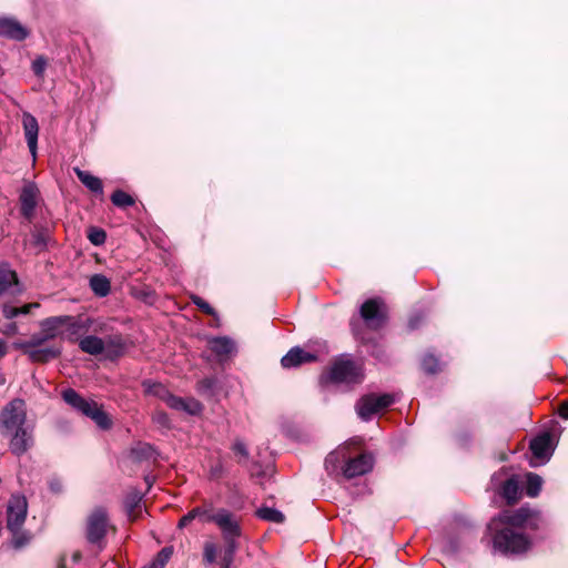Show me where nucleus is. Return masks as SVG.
Wrapping results in <instances>:
<instances>
[{
    "label": "nucleus",
    "mask_w": 568,
    "mask_h": 568,
    "mask_svg": "<svg viewBox=\"0 0 568 568\" xmlns=\"http://www.w3.org/2000/svg\"><path fill=\"white\" fill-rule=\"evenodd\" d=\"M548 520L541 510L525 504L516 509H503L495 515L487 530L495 554L507 558L526 556L534 547L529 531H545Z\"/></svg>",
    "instance_id": "1"
},
{
    "label": "nucleus",
    "mask_w": 568,
    "mask_h": 568,
    "mask_svg": "<svg viewBox=\"0 0 568 568\" xmlns=\"http://www.w3.org/2000/svg\"><path fill=\"white\" fill-rule=\"evenodd\" d=\"M365 378L364 365L361 361L354 359L351 354L337 356L328 372L321 376V381L333 384H361Z\"/></svg>",
    "instance_id": "2"
},
{
    "label": "nucleus",
    "mask_w": 568,
    "mask_h": 568,
    "mask_svg": "<svg viewBox=\"0 0 568 568\" xmlns=\"http://www.w3.org/2000/svg\"><path fill=\"white\" fill-rule=\"evenodd\" d=\"M61 397L74 410L92 419L99 428L109 430L112 427L111 417L95 400L84 398L73 388L62 390Z\"/></svg>",
    "instance_id": "3"
},
{
    "label": "nucleus",
    "mask_w": 568,
    "mask_h": 568,
    "mask_svg": "<svg viewBox=\"0 0 568 568\" xmlns=\"http://www.w3.org/2000/svg\"><path fill=\"white\" fill-rule=\"evenodd\" d=\"M110 527L108 510L102 507H95L87 518L85 539L88 544L94 546L98 552H101L106 546V535Z\"/></svg>",
    "instance_id": "4"
},
{
    "label": "nucleus",
    "mask_w": 568,
    "mask_h": 568,
    "mask_svg": "<svg viewBox=\"0 0 568 568\" xmlns=\"http://www.w3.org/2000/svg\"><path fill=\"white\" fill-rule=\"evenodd\" d=\"M206 521L214 523L220 528L225 547L233 546L239 549L237 539L242 535V528L234 514L225 508H220L216 513L207 515Z\"/></svg>",
    "instance_id": "5"
},
{
    "label": "nucleus",
    "mask_w": 568,
    "mask_h": 568,
    "mask_svg": "<svg viewBox=\"0 0 568 568\" xmlns=\"http://www.w3.org/2000/svg\"><path fill=\"white\" fill-rule=\"evenodd\" d=\"M28 422L27 404L22 398H13L0 410V435L23 426Z\"/></svg>",
    "instance_id": "6"
},
{
    "label": "nucleus",
    "mask_w": 568,
    "mask_h": 568,
    "mask_svg": "<svg viewBox=\"0 0 568 568\" xmlns=\"http://www.w3.org/2000/svg\"><path fill=\"white\" fill-rule=\"evenodd\" d=\"M395 400L394 394L368 393L356 402V413L362 420L368 422L375 414L392 406Z\"/></svg>",
    "instance_id": "7"
},
{
    "label": "nucleus",
    "mask_w": 568,
    "mask_h": 568,
    "mask_svg": "<svg viewBox=\"0 0 568 568\" xmlns=\"http://www.w3.org/2000/svg\"><path fill=\"white\" fill-rule=\"evenodd\" d=\"M359 316L368 329L378 331L388 321V310L381 297H372L361 305Z\"/></svg>",
    "instance_id": "8"
},
{
    "label": "nucleus",
    "mask_w": 568,
    "mask_h": 568,
    "mask_svg": "<svg viewBox=\"0 0 568 568\" xmlns=\"http://www.w3.org/2000/svg\"><path fill=\"white\" fill-rule=\"evenodd\" d=\"M1 436L8 439L9 452L13 456L21 457L34 446V425L27 423Z\"/></svg>",
    "instance_id": "9"
},
{
    "label": "nucleus",
    "mask_w": 568,
    "mask_h": 568,
    "mask_svg": "<svg viewBox=\"0 0 568 568\" xmlns=\"http://www.w3.org/2000/svg\"><path fill=\"white\" fill-rule=\"evenodd\" d=\"M555 447L556 444L550 432L546 430L536 435L529 443V450L531 453L529 465L531 467H539L548 463L555 452Z\"/></svg>",
    "instance_id": "10"
},
{
    "label": "nucleus",
    "mask_w": 568,
    "mask_h": 568,
    "mask_svg": "<svg viewBox=\"0 0 568 568\" xmlns=\"http://www.w3.org/2000/svg\"><path fill=\"white\" fill-rule=\"evenodd\" d=\"M28 513V501L23 495H12L7 507V528L17 535L22 528Z\"/></svg>",
    "instance_id": "11"
},
{
    "label": "nucleus",
    "mask_w": 568,
    "mask_h": 568,
    "mask_svg": "<svg viewBox=\"0 0 568 568\" xmlns=\"http://www.w3.org/2000/svg\"><path fill=\"white\" fill-rule=\"evenodd\" d=\"M41 200V193L34 182H28L21 190L19 195L20 214L31 223L36 217V209Z\"/></svg>",
    "instance_id": "12"
},
{
    "label": "nucleus",
    "mask_w": 568,
    "mask_h": 568,
    "mask_svg": "<svg viewBox=\"0 0 568 568\" xmlns=\"http://www.w3.org/2000/svg\"><path fill=\"white\" fill-rule=\"evenodd\" d=\"M374 464V455L364 452L356 457L347 458L342 467V474L346 479L363 476L373 470Z\"/></svg>",
    "instance_id": "13"
},
{
    "label": "nucleus",
    "mask_w": 568,
    "mask_h": 568,
    "mask_svg": "<svg viewBox=\"0 0 568 568\" xmlns=\"http://www.w3.org/2000/svg\"><path fill=\"white\" fill-rule=\"evenodd\" d=\"M61 320H63V327L70 342L78 341V337L88 333L94 323V320L82 316L61 315Z\"/></svg>",
    "instance_id": "14"
},
{
    "label": "nucleus",
    "mask_w": 568,
    "mask_h": 568,
    "mask_svg": "<svg viewBox=\"0 0 568 568\" xmlns=\"http://www.w3.org/2000/svg\"><path fill=\"white\" fill-rule=\"evenodd\" d=\"M317 361V354L306 352L301 346H294L281 358V365L283 368L290 369L300 367L303 364L315 363Z\"/></svg>",
    "instance_id": "15"
},
{
    "label": "nucleus",
    "mask_w": 568,
    "mask_h": 568,
    "mask_svg": "<svg viewBox=\"0 0 568 568\" xmlns=\"http://www.w3.org/2000/svg\"><path fill=\"white\" fill-rule=\"evenodd\" d=\"M29 36V31L18 20L9 17H0V37L16 41H22Z\"/></svg>",
    "instance_id": "16"
},
{
    "label": "nucleus",
    "mask_w": 568,
    "mask_h": 568,
    "mask_svg": "<svg viewBox=\"0 0 568 568\" xmlns=\"http://www.w3.org/2000/svg\"><path fill=\"white\" fill-rule=\"evenodd\" d=\"M22 126L26 135V141L31 155L34 158L37 154L39 123L36 116L29 112L22 114Z\"/></svg>",
    "instance_id": "17"
},
{
    "label": "nucleus",
    "mask_w": 568,
    "mask_h": 568,
    "mask_svg": "<svg viewBox=\"0 0 568 568\" xmlns=\"http://www.w3.org/2000/svg\"><path fill=\"white\" fill-rule=\"evenodd\" d=\"M498 494L506 501V505L511 507L516 505L523 496V489L519 486V480L516 475L506 479L499 487Z\"/></svg>",
    "instance_id": "18"
},
{
    "label": "nucleus",
    "mask_w": 568,
    "mask_h": 568,
    "mask_svg": "<svg viewBox=\"0 0 568 568\" xmlns=\"http://www.w3.org/2000/svg\"><path fill=\"white\" fill-rule=\"evenodd\" d=\"M62 354V346L52 344L45 347L26 351V354L32 363L47 364L59 358Z\"/></svg>",
    "instance_id": "19"
},
{
    "label": "nucleus",
    "mask_w": 568,
    "mask_h": 568,
    "mask_svg": "<svg viewBox=\"0 0 568 568\" xmlns=\"http://www.w3.org/2000/svg\"><path fill=\"white\" fill-rule=\"evenodd\" d=\"M126 348L128 343L122 334H111L104 339V351L106 352V357L111 361L123 356Z\"/></svg>",
    "instance_id": "20"
},
{
    "label": "nucleus",
    "mask_w": 568,
    "mask_h": 568,
    "mask_svg": "<svg viewBox=\"0 0 568 568\" xmlns=\"http://www.w3.org/2000/svg\"><path fill=\"white\" fill-rule=\"evenodd\" d=\"M143 494L138 488H131L124 497V510L130 521H135L139 517L138 509L141 507Z\"/></svg>",
    "instance_id": "21"
},
{
    "label": "nucleus",
    "mask_w": 568,
    "mask_h": 568,
    "mask_svg": "<svg viewBox=\"0 0 568 568\" xmlns=\"http://www.w3.org/2000/svg\"><path fill=\"white\" fill-rule=\"evenodd\" d=\"M210 349L219 357L227 356L234 352V342L227 336H216L209 339Z\"/></svg>",
    "instance_id": "22"
},
{
    "label": "nucleus",
    "mask_w": 568,
    "mask_h": 568,
    "mask_svg": "<svg viewBox=\"0 0 568 568\" xmlns=\"http://www.w3.org/2000/svg\"><path fill=\"white\" fill-rule=\"evenodd\" d=\"M155 453H156L155 448L151 444L139 442L135 446H133L130 449L129 457L134 463L140 464V463L148 462V460L154 458Z\"/></svg>",
    "instance_id": "23"
},
{
    "label": "nucleus",
    "mask_w": 568,
    "mask_h": 568,
    "mask_svg": "<svg viewBox=\"0 0 568 568\" xmlns=\"http://www.w3.org/2000/svg\"><path fill=\"white\" fill-rule=\"evenodd\" d=\"M79 348L89 355H100L104 352V339L88 335L79 341Z\"/></svg>",
    "instance_id": "24"
},
{
    "label": "nucleus",
    "mask_w": 568,
    "mask_h": 568,
    "mask_svg": "<svg viewBox=\"0 0 568 568\" xmlns=\"http://www.w3.org/2000/svg\"><path fill=\"white\" fill-rule=\"evenodd\" d=\"M47 342H49V338L44 336L43 332L40 329L39 333L31 335L28 341L13 342L12 346L13 348L19 349L26 354V351H33L36 348L42 347Z\"/></svg>",
    "instance_id": "25"
},
{
    "label": "nucleus",
    "mask_w": 568,
    "mask_h": 568,
    "mask_svg": "<svg viewBox=\"0 0 568 568\" xmlns=\"http://www.w3.org/2000/svg\"><path fill=\"white\" fill-rule=\"evenodd\" d=\"M63 327V320L60 316H51L44 318L40 322V328L43 332L44 336L49 338V341L54 339L57 336L61 334V328Z\"/></svg>",
    "instance_id": "26"
},
{
    "label": "nucleus",
    "mask_w": 568,
    "mask_h": 568,
    "mask_svg": "<svg viewBox=\"0 0 568 568\" xmlns=\"http://www.w3.org/2000/svg\"><path fill=\"white\" fill-rule=\"evenodd\" d=\"M90 288L98 297H105L111 291V282L103 274H94L90 277Z\"/></svg>",
    "instance_id": "27"
},
{
    "label": "nucleus",
    "mask_w": 568,
    "mask_h": 568,
    "mask_svg": "<svg viewBox=\"0 0 568 568\" xmlns=\"http://www.w3.org/2000/svg\"><path fill=\"white\" fill-rule=\"evenodd\" d=\"M19 280L14 271L7 264L0 265V296L8 292L12 285H18Z\"/></svg>",
    "instance_id": "28"
},
{
    "label": "nucleus",
    "mask_w": 568,
    "mask_h": 568,
    "mask_svg": "<svg viewBox=\"0 0 568 568\" xmlns=\"http://www.w3.org/2000/svg\"><path fill=\"white\" fill-rule=\"evenodd\" d=\"M196 392L207 398L216 396L219 392V379L215 376L205 377L196 383Z\"/></svg>",
    "instance_id": "29"
},
{
    "label": "nucleus",
    "mask_w": 568,
    "mask_h": 568,
    "mask_svg": "<svg viewBox=\"0 0 568 568\" xmlns=\"http://www.w3.org/2000/svg\"><path fill=\"white\" fill-rule=\"evenodd\" d=\"M423 372L426 375H436L442 372L443 365L439 358L434 353H426L420 362Z\"/></svg>",
    "instance_id": "30"
},
{
    "label": "nucleus",
    "mask_w": 568,
    "mask_h": 568,
    "mask_svg": "<svg viewBox=\"0 0 568 568\" xmlns=\"http://www.w3.org/2000/svg\"><path fill=\"white\" fill-rule=\"evenodd\" d=\"M255 515L257 518H260L262 520L275 523V524H282L285 520V516L282 511H280L275 508L267 507V506L260 507L255 511Z\"/></svg>",
    "instance_id": "31"
},
{
    "label": "nucleus",
    "mask_w": 568,
    "mask_h": 568,
    "mask_svg": "<svg viewBox=\"0 0 568 568\" xmlns=\"http://www.w3.org/2000/svg\"><path fill=\"white\" fill-rule=\"evenodd\" d=\"M542 478L535 473L526 474L525 493L528 497H537L541 490Z\"/></svg>",
    "instance_id": "32"
},
{
    "label": "nucleus",
    "mask_w": 568,
    "mask_h": 568,
    "mask_svg": "<svg viewBox=\"0 0 568 568\" xmlns=\"http://www.w3.org/2000/svg\"><path fill=\"white\" fill-rule=\"evenodd\" d=\"M110 199L112 204L119 209H126L135 204V197L121 189L115 190Z\"/></svg>",
    "instance_id": "33"
},
{
    "label": "nucleus",
    "mask_w": 568,
    "mask_h": 568,
    "mask_svg": "<svg viewBox=\"0 0 568 568\" xmlns=\"http://www.w3.org/2000/svg\"><path fill=\"white\" fill-rule=\"evenodd\" d=\"M173 555V546L162 548L154 559L142 568H164Z\"/></svg>",
    "instance_id": "34"
},
{
    "label": "nucleus",
    "mask_w": 568,
    "mask_h": 568,
    "mask_svg": "<svg viewBox=\"0 0 568 568\" xmlns=\"http://www.w3.org/2000/svg\"><path fill=\"white\" fill-rule=\"evenodd\" d=\"M142 385L145 387L148 394L154 395L163 402H165L166 396L170 394V390L161 383L144 381Z\"/></svg>",
    "instance_id": "35"
},
{
    "label": "nucleus",
    "mask_w": 568,
    "mask_h": 568,
    "mask_svg": "<svg viewBox=\"0 0 568 568\" xmlns=\"http://www.w3.org/2000/svg\"><path fill=\"white\" fill-rule=\"evenodd\" d=\"M345 462V455L341 452H331L324 462V466L328 475H333L337 471L339 463Z\"/></svg>",
    "instance_id": "36"
},
{
    "label": "nucleus",
    "mask_w": 568,
    "mask_h": 568,
    "mask_svg": "<svg viewBox=\"0 0 568 568\" xmlns=\"http://www.w3.org/2000/svg\"><path fill=\"white\" fill-rule=\"evenodd\" d=\"M190 300L191 302L196 306L199 307L204 314L206 315H210L216 320H219V314L217 312L214 310V307H212L204 298H202L201 296L199 295H191L190 296Z\"/></svg>",
    "instance_id": "37"
},
{
    "label": "nucleus",
    "mask_w": 568,
    "mask_h": 568,
    "mask_svg": "<svg viewBox=\"0 0 568 568\" xmlns=\"http://www.w3.org/2000/svg\"><path fill=\"white\" fill-rule=\"evenodd\" d=\"M88 239L95 246L102 245L106 241V232L103 229L91 226L88 230Z\"/></svg>",
    "instance_id": "38"
},
{
    "label": "nucleus",
    "mask_w": 568,
    "mask_h": 568,
    "mask_svg": "<svg viewBox=\"0 0 568 568\" xmlns=\"http://www.w3.org/2000/svg\"><path fill=\"white\" fill-rule=\"evenodd\" d=\"M204 409L203 404L195 399V398H184V408H182V412L187 413L191 416H197L202 414Z\"/></svg>",
    "instance_id": "39"
},
{
    "label": "nucleus",
    "mask_w": 568,
    "mask_h": 568,
    "mask_svg": "<svg viewBox=\"0 0 568 568\" xmlns=\"http://www.w3.org/2000/svg\"><path fill=\"white\" fill-rule=\"evenodd\" d=\"M217 546L212 541H206L203 546V562L212 565L216 561Z\"/></svg>",
    "instance_id": "40"
},
{
    "label": "nucleus",
    "mask_w": 568,
    "mask_h": 568,
    "mask_svg": "<svg viewBox=\"0 0 568 568\" xmlns=\"http://www.w3.org/2000/svg\"><path fill=\"white\" fill-rule=\"evenodd\" d=\"M237 548L224 547L219 562L220 568H232Z\"/></svg>",
    "instance_id": "41"
},
{
    "label": "nucleus",
    "mask_w": 568,
    "mask_h": 568,
    "mask_svg": "<svg viewBox=\"0 0 568 568\" xmlns=\"http://www.w3.org/2000/svg\"><path fill=\"white\" fill-rule=\"evenodd\" d=\"M233 453L240 456L242 459L247 460L250 457V452L246 444L241 439L236 438L231 447Z\"/></svg>",
    "instance_id": "42"
},
{
    "label": "nucleus",
    "mask_w": 568,
    "mask_h": 568,
    "mask_svg": "<svg viewBox=\"0 0 568 568\" xmlns=\"http://www.w3.org/2000/svg\"><path fill=\"white\" fill-rule=\"evenodd\" d=\"M49 240L47 230H40L32 233V243L37 247H45Z\"/></svg>",
    "instance_id": "43"
},
{
    "label": "nucleus",
    "mask_w": 568,
    "mask_h": 568,
    "mask_svg": "<svg viewBox=\"0 0 568 568\" xmlns=\"http://www.w3.org/2000/svg\"><path fill=\"white\" fill-rule=\"evenodd\" d=\"M152 420L161 427L171 428L170 417L164 410H156L152 416Z\"/></svg>",
    "instance_id": "44"
},
{
    "label": "nucleus",
    "mask_w": 568,
    "mask_h": 568,
    "mask_svg": "<svg viewBox=\"0 0 568 568\" xmlns=\"http://www.w3.org/2000/svg\"><path fill=\"white\" fill-rule=\"evenodd\" d=\"M170 408L182 412V408H184V398L173 395L172 393L166 396V399L164 402Z\"/></svg>",
    "instance_id": "45"
},
{
    "label": "nucleus",
    "mask_w": 568,
    "mask_h": 568,
    "mask_svg": "<svg viewBox=\"0 0 568 568\" xmlns=\"http://www.w3.org/2000/svg\"><path fill=\"white\" fill-rule=\"evenodd\" d=\"M83 184L93 193L102 194L103 193V180H81Z\"/></svg>",
    "instance_id": "46"
},
{
    "label": "nucleus",
    "mask_w": 568,
    "mask_h": 568,
    "mask_svg": "<svg viewBox=\"0 0 568 568\" xmlns=\"http://www.w3.org/2000/svg\"><path fill=\"white\" fill-rule=\"evenodd\" d=\"M47 60L43 57H38L32 62V71L36 75L41 77L45 70Z\"/></svg>",
    "instance_id": "47"
},
{
    "label": "nucleus",
    "mask_w": 568,
    "mask_h": 568,
    "mask_svg": "<svg viewBox=\"0 0 568 568\" xmlns=\"http://www.w3.org/2000/svg\"><path fill=\"white\" fill-rule=\"evenodd\" d=\"M1 311H2V315L7 320H12V318L19 316V314H18V306H13V305L8 304V303H4L2 305Z\"/></svg>",
    "instance_id": "48"
},
{
    "label": "nucleus",
    "mask_w": 568,
    "mask_h": 568,
    "mask_svg": "<svg viewBox=\"0 0 568 568\" xmlns=\"http://www.w3.org/2000/svg\"><path fill=\"white\" fill-rule=\"evenodd\" d=\"M0 331L2 334L7 335V336H12L18 333V325L16 322H10V323L4 324Z\"/></svg>",
    "instance_id": "49"
},
{
    "label": "nucleus",
    "mask_w": 568,
    "mask_h": 568,
    "mask_svg": "<svg viewBox=\"0 0 568 568\" xmlns=\"http://www.w3.org/2000/svg\"><path fill=\"white\" fill-rule=\"evenodd\" d=\"M13 536H14V538H13V546L16 548H21L24 545H27L28 541H29V538L26 536L24 532H21V529L19 530V532L17 535H13Z\"/></svg>",
    "instance_id": "50"
},
{
    "label": "nucleus",
    "mask_w": 568,
    "mask_h": 568,
    "mask_svg": "<svg viewBox=\"0 0 568 568\" xmlns=\"http://www.w3.org/2000/svg\"><path fill=\"white\" fill-rule=\"evenodd\" d=\"M39 307V303H29L18 307L19 315H27L31 312L32 308Z\"/></svg>",
    "instance_id": "51"
},
{
    "label": "nucleus",
    "mask_w": 568,
    "mask_h": 568,
    "mask_svg": "<svg viewBox=\"0 0 568 568\" xmlns=\"http://www.w3.org/2000/svg\"><path fill=\"white\" fill-rule=\"evenodd\" d=\"M424 317L423 315H416V316H413L409 322H408V327L410 329H416L418 328V326L420 325V323L423 322Z\"/></svg>",
    "instance_id": "52"
},
{
    "label": "nucleus",
    "mask_w": 568,
    "mask_h": 568,
    "mask_svg": "<svg viewBox=\"0 0 568 568\" xmlns=\"http://www.w3.org/2000/svg\"><path fill=\"white\" fill-rule=\"evenodd\" d=\"M558 415L564 418L568 419V400H564L559 407H558Z\"/></svg>",
    "instance_id": "53"
},
{
    "label": "nucleus",
    "mask_w": 568,
    "mask_h": 568,
    "mask_svg": "<svg viewBox=\"0 0 568 568\" xmlns=\"http://www.w3.org/2000/svg\"><path fill=\"white\" fill-rule=\"evenodd\" d=\"M194 519L193 515L187 513L186 515H184L180 520H179V524H178V527L179 528H184L186 527L189 524L192 523V520Z\"/></svg>",
    "instance_id": "54"
},
{
    "label": "nucleus",
    "mask_w": 568,
    "mask_h": 568,
    "mask_svg": "<svg viewBox=\"0 0 568 568\" xmlns=\"http://www.w3.org/2000/svg\"><path fill=\"white\" fill-rule=\"evenodd\" d=\"M49 487H50V490L55 494H58L62 490V484L59 479L50 480Z\"/></svg>",
    "instance_id": "55"
},
{
    "label": "nucleus",
    "mask_w": 568,
    "mask_h": 568,
    "mask_svg": "<svg viewBox=\"0 0 568 568\" xmlns=\"http://www.w3.org/2000/svg\"><path fill=\"white\" fill-rule=\"evenodd\" d=\"M349 326H351V329H352V333L354 334V336H358V334H359L358 320L352 318L349 322Z\"/></svg>",
    "instance_id": "56"
},
{
    "label": "nucleus",
    "mask_w": 568,
    "mask_h": 568,
    "mask_svg": "<svg viewBox=\"0 0 568 568\" xmlns=\"http://www.w3.org/2000/svg\"><path fill=\"white\" fill-rule=\"evenodd\" d=\"M6 354H7V343H6V341L0 338V358L6 356Z\"/></svg>",
    "instance_id": "57"
},
{
    "label": "nucleus",
    "mask_w": 568,
    "mask_h": 568,
    "mask_svg": "<svg viewBox=\"0 0 568 568\" xmlns=\"http://www.w3.org/2000/svg\"><path fill=\"white\" fill-rule=\"evenodd\" d=\"M73 170H74V172L77 173L78 178H85V179L94 178V176H93V175H91L90 173H84V172H82L79 168H74Z\"/></svg>",
    "instance_id": "58"
},
{
    "label": "nucleus",
    "mask_w": 568,
    "mask_h": 568,
    "mask_svg": "<svg viewBox=\"0 0 568 568\" xmlns=\"http://www.w3.org/2000/svg\"><path fill=\"white\" fill-rule=\"evenodd\" d=\"M189 513L192 514L194 518L205 514V511L200 507L193 508Z\"/></svg>",
    "instance_id": "59"
},
{
    "label": "nucleus",
    "mask_w": 568,
    "mask_h": 568,
    "mask_svg": "<svg viewBox=\"0 0 568 568\" xmlns=\"http://www.w3.org/2000/svg\"><path fill=\"white\" fill-rule=\"evenodd\" d=\"M82 558V554L78 550V551H74L73 555H72V561L74 564H78Z\"/></svg>",
    "instance_id": "60"
},
{
    "label": "nucleus",
    "mask_w": 568,
    "mask_h": 568,
    "mask_svg": "<svg viewBox=\"0 0 568 568\" xmlns=\"http://www.w3.org/2000/svg\"><path fill=\"white\" fill-rule=\"evenodd\" d=\"M59 568H65V559L64 558H61Z\"/></svg>",
    "instance_id": "61"
},
{
    "label": "nucleus",
    "mask_w": 568,
    "mask_h": 568,
    "mask_svg": "<svg viewBox=\"0 0 568 568\" xmlns=\"http://www.w3.org/2000/svg\"><path fill=\"white\" fill-rule=\"evenodd\" d=\"M506 459H507V456H506L505 454H504V455H501L500 460H503V462H504V460H506Z\"/></svg>",
    "instance_id": "62"
},
{
    "label": "nucleus",
    "mask_w": 568,
    "mask_h": 568,
    "mask_svg": "<svg viewBox=\"0 0 568 568\" xmlns=\"http://www.w3.org/2000/svg\"><path fill=\"white\" fill-rule=\"evenodd\" d=\"M4 383V377L0 376V384Z\"/></svg>",
    "instance_id": "63"
}]
</instances>
